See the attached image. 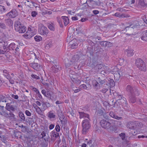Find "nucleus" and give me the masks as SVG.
I'll return each instance as SVG.
<instances>
[{"label": "nucleus", "mask_w": 147, "mask_h": 147, "mask_svg": "<svg viewBox=\"0 0 147 147\" xmlns=\"http://www.w3.org/2000/svg\"><path fill=\"white\" fill-rule=\"evenodd\" d=\"M58 132H57L56 131H55L53 130L51 132V135L54 137L57 138L59 137V134Z\"/></svg>", "instance_id": "obj_34"}, {"label": "nucleus", "mask_w": 147, "mask_h": 147, "mask_svg": "<svg viewBox=\"0 0 147 147\" xmlns=\"http://www.w3.org/2000/svg\"><path fill=\"white\" fill-rule=\"evenodd\" d=\"M113 16H115L119 17V18H121V13H119L118 12H117L114 14L113 15Z\"/></svg>", "instance_id": "obj_54"}, {"label": "nucleus", "mask_w": 147, "mask_h": 147, "mask_svg": "<svg viewBox=\"0 0 147 147\" xmlns=\"http://www.w3.org/2000/svg\"><path fill=\"white\" fill-rule=\"evenodd\" d=\"M119 136L121 137L122 140H125V135L124 133H121V134H119Z\"/></svg>", "instance_id": "obj_48"}, {"label": "nucleus", "mask_w": 147, "mask_h": 147, "mask_svg": "<svg viewBox=\"0 0 147 147\" xmlns=\"http://www.w3.org/2000/svg\"><path fill=\"white\" fill-rule=\"evenodd\" d=\"M43 109L45 110L51 106V104L49 102H42Z\"/></svg>", "instance_id": "obj_21"}, {"label": "nucleus", "mask_w": 147, "mask_h": 147, "mask_svg": "<svg viewBox=\"0 0 147 147\" xmlns=\"http://www.w3.org/2000/svg\"><path fill=\"white\" fill-rule=\"evenodd\" d=\"M138 26V25L136 24L134 22H132L129 24V26L126 27V28H131L134 29L137 28Z\"/></svg>", "instance_id": "obj_27"}, {"label": "nucleus", "mask_w": 147, "mask_h": 147, "mask_svg": "<svg viewBox=\"0 0 147 147\" xmlns=\"http://www.w3.org/2000/svg\"><path fill=\"white\" fill-rule=\"evenodd\" d=\"M57 114L59 119L61 121H62V119L64 118V116L62 114L61 110H58L57 112Z\"/></svg>", "instance_id": "obj_30"}, {"label": "nucleus", "mask_w": 147, "mask_h": 147, "mask_svg": "<svg viewBox=\"0 0 147 147\" xmlns=\"http://www.w3.org/2000/svg\"><path fill=\"white\" fill-rule=\"evenodd\" d=\"M118 73L119 75V77H120L123 75H124V74L123 72H122L121 71V69H120L119 71L118 72Z\"/></svg>", "instance_id": "obj_58"}, {"label": "nucleus", "mask_w": 147, "mask_h": 147, "mask_svg": "<svg viewBox=\"0 0 147 147\" xmlns=\"http://www.w3.org/2000/svg\"><path fill=\"white\" fill-rule=\"evenodd\" d=\"M70 77L71 80L73 82L77 78V77L75 75L70 76Z\"/></svg>", "instance_id": "obj_56"}, {"label": "nucleus", "mask_w": 147, "mask_h": 147, "mask_svg": "<svg viewBox=\"0 0 147 147\" xmlns=\"http://www.w3.org/2000/svg\"><path fill=\"white\" fill-rule=\"evenodd\" d=\"M109 115L111 117L118 120H121L123 119L121 117H119L116 115L115 113L113 111H110L109 113Z\"/></svg>", "instance_id": "obj_17"}, {"label": "nucleus", "mask_w": 147, "mask_h": 147, "mask_svg": "<svg viewBox=\"0 0 147 147\" xmlns=\"http://www.w3.org/2000/svg\"><path fill=\"white\" fill-rule=\"evenodd\" d=\"M31 16L33 17H35L37 15V12L35 11H32L31 13Z\"/></svg>", "instance_id": "obj_53"}, {"label": "nucleus", "mask_w": 147, "mask_h": 147, "mask_svg": "<svg viewBox=\"0 0 147 147\" xmlns=\"http://www.w3.org/2000/svg\"><path fill=\"white\" fill-rule=\"evenodd\" d=\"M97 113L99 115H102L103 114V111L101 109H99L97 111Z\"/></svg>", "instance_id": "obj_52"}, {"label": "nucleus", "mask_w": 147, "mask_h": 147, "mask_svg": "<svg viewBox=\"0 0 147 147\" xmlns=\"http://www.w3.org/2000/svg\"><path fill=\"white\" fill-rule=\"evenodd\" d=\"M80 57L78 55H76L73 56L71 60L67 63L65 64V66L67 68L71 66H75L74 68L76 69H78L77 63L78 62Z\"/></svg>", "instance_id": "obj_2"}, {"label": "nucleus", "mask_w": 147, "mask_h": 147, "mask_svg": "<svg viewBox=\"0 0 147 147\" xmlns=\"http://www.w3.org/2000/svg\"><path fill=\"white\" fill-rule=\"evenodd\" d=\"M87 41L88 43L90 44V45H93L94 44V43L90 39H87Z\"/></svg>", "instance_id": "obj_59"}, {"label": "nucleus", "mask_w": 147, "mask_h": 147, "mask_svg": "<svg viewBox=\"0 0 147 147\" xmlns=\"http://www.w3.org/2000/svg\"><path fill=\"white\" fill-rule=\"evenodd\" d=\"M108 90V89L106 88H103L102 90L100 91V92H102V93H105Z\"/></svg>", "instance_id": "obj_55"}, {"label": "nucleus", "mask_w": 147, "mask_h": 147, "mask_svg": "<svg viewBox=\"0 0 147 147\" xmlns=\"http://www.w3.org/2000/svg\"><path fill=\"white\" fill-rule=\"evenodd\" d=\"M30 87L32 89V90L33 91H34L35 92H36V94H37L38 92H39L38 90L37 89L34 87L33 86H30Z\"/></svg>", "instance_id": "obj_51"}, {"label": "nucleus", "mask_w": 147, "mask_h": 147, "mask_svg": "<svg viewBox=\"0 0 147 147\" xmlns=\"http://www.w3.org/2000/svg\"><path fill=\"white\" fill-rule=\"evenodd\" d=\"M61 18L63 20L64 25L65 26H67L69 23V20L68 17L67 16H62Z\"/></svg>", "instance_id": "obj_25"}, {"label": "nucleus", "mask_w": 147, "mask_h": 147, "mask_svg": "<svg viewBox=\"0 0 147 147\" xmlns=\"http://www.w3.org/2000/svg\"><path fill=\"white\" fill-rule=\"evenodd\" d=\"M133 51V50L131 49L126 50V52L127 53V56L128 57H131L133 56L134 55Z\"/></svg>", "instance_id": "obj_29"}, {"label": "nucleus", "mask_w": 147, "mask_h": 147, "mask_svg": "<svg viewBox=\"0 0 147 147\" xmlns=\"http://www.w3.org/2000/svg\"><path fill=\"white\" fill-rule=\"evenodd\" d=\"M89 120L90 119H85L82 121V132L83 134L85 135L88 133L89 129L91 127Z\"/></svg>", "instance_id": "obj_4"}, {"label": "nucleus", "mask_w": 147, "mask_h": 147, "mask_svg": "<svg viewBox=\"0 0 147 147\" xmlns=\"http://www.w3.org/2000/svg\"><path fill=\"white\" fill-rule=\"evenodd\" d=\"M55 129L56 131L57 132H59L60 131V127L59 125L57 124L55 127Z\"/></svg>", "instance_id": "obj_47"}, {"label": "nucleus", "mask_w": 147, "mask_h": 147, "mask_svg": "<svg viewBox=\"0 0 147 147\" xmlns=\"http://www.w3.org/2000/svg\"><path fill=\"white\" fill-rule=\"evenodd\" d=\"M18 12L15 9H12L10 11L7 13L6 15L9 18H15L18 16Z\"/></svg>", "instance_id": "obj_10"}, {"label": "nucleus", "mask_w": 147, "mask_h": 147, "mask_svg": "<svg viewBox=\"0 0 147 147\" xmlns=\"http://www.w3.org/2000/svg\"><path fill=\"white\" fill-rule=\"evenodd\" d=\"M7 110L10 111H14L15 110V108L14 107L13 105H11L9 106L6 109Z\"/></svg>", "instance_id": "obj_41"}, {"label": "nucleus", "mask_w": 147, "mask_h": 147, "mask_svg": "<svg viewBox=\"0 0 147 147\" xmlns=\"http://www.w3.org/2000/svg\"><path fill=\"white\" fill-rule=\"evenodd\" d=\"M71 45V48L74 49H76L77 47L78 43L76 40H72L69 42Z\"/></svg>", "instance_id": "obj_20"}, {"label": "nucleus", "mask_w": 147, "mask_h": 147, "mask_svg": "<svg viewBox=\"0 0 147 147\" xmlns=\"http://www.w3.org/2000/svg\"><path fill=\"white\" fill-rule=\"evenodd\" d=\"M109 82L110 86L113 87L115 86V82L113 80L110 79L109 80Z\"/></svg>", "instance_id": "obj_43"}, {"label": "nucleus", "mask_w": 147, "mask_h": 147, "mask_svg": "<svg viewBox=\"0 0 147 147\" xmlns=\"http://www.w3.org/2000/svg\"><path fill=\"white\" fill-rule=\"evenodd\" d=\"M119 94L118 92H115L113 93V95L115 98H117L118 96H119Z\"/></svg>", "instance_id": "obj_61"}, {"label": "nucleus", "mask_w": 147, "mask_h": 147, "mask_svg": "<svg viewBox=\"0 0 147 147\" xmlns=\"http://www.w3.org/2000/svg\"><path fill=\"white\" fill-rule=\"evenodd\" d=\"M99 44L102 47H105L108 44V43H109V42H107L106 41H99Z\"/></svg>", "instance_id": "obj_39"}, {"label": "nucleus", "mask_w": 147, "mask_h": 147, "mask_svg": "<svg viewBox=\"0 0 147 147\" xmlns=\"http://www.w3.org/2000/svg\"><path fill=\"white\" fill-rule=\"evenodd\" d=\"M96 62L94 63H93V65H94V66L95 67H96L97 68H98V69H101L102 67H103V65L102 64H96L97 63H96V64L95 63Z\"/></svg>", "instance_id": "obj_38"}, {"label": "nucleus", "mask_w": 147, "mask_h": 147, "mask_svg": "<svg viewBox=\"0 0 147 147\" xmlns=\"http://www.w3.org/2000/svg\"><path fill=\"white\" fill-rule=\"evenodd\" d=\"M16 47V45L14 43H11L7 47V52H8L9 50H14L15 48Z\"/></svg>", "instance_id": "obj_19"}, {"label": "nucleus", "mask_w": 147, "mask_h": 147, "mask_svg": "<svg viewBox=\"0 0 147 147\" xmlns=\"http://www.w3.org/2000/svg\"><path fill=\"white\" fill-rule=\"evenodd\" d=\"M41 92L45 96L50 99L53 100V93L51 91L48 90L46 91L45 90H42L41 91Z\"/></svg>", "instance_id": "obj_11"}, {"label": "nucleus", "mask_w": 147, "mask_h": 147, "mask_svg": "<svg viewBox=\"0 0 147 147\" xmlns=\"http://www.w3.org/2000/svg\"><path fill=\"white\" fill-rule=\"evenodd\" d=\"M135 95H130L129 97L130 101L132 103H134L136 101V98L135 96Z\"/></svg>", "instance_id": "obj_37"}, {"label": "nucleus", "mask_w": 147, "mask_h": 147, "mask_svg": "<svg viewBox=\"0 0 147 147\" xmlns=\"http://www.w3.org/2000/svg\"><path fill=\"white\" fill-rule=\"evenodd\" d=\"M31 76L33 79H35L36 80H38L40 79V77L36 75L32 74Z\"/></svg>", "instance_id": "obj_49"}, {"label": "nucleus", "mask_w": 147, "mask_h": 147, "mask_svg": "<svg viewBox=\"0 0 147 147\" xmlns=\"http://www.w3.org/2000/svg\"><path fill=\"white\" fill-rule=\"evenodd\" d=\"M25 113L26 115L28 116H30L31 115L30 112L28 110H26L25 111Z\"/></svg>", "instance_id": "obj_57"}, {"label": "nucleus", "mask_w": 147, "mask_h": 147, "mask_svg": "<svg viewBox=\"0 0 147 147\" xmlns=\"http://www.w3.org/2000/svg\"><path fill=\"white\" fill-rule=\"evenodd\" d=\"M79 87L80 89L82 90L83 89L86 90L88 88L86 85L85 84H81L80 86Z\"/></svg>", "instance_id": "obj_45"}, {"label": "nucleus", "mask_w": 147, "mask_h": 147, "mask_svg": "<svg viewBox=\"0 0 147 147\" xmlns=\"http://www.w3.org/2000/svg\"><path fill=\"white\" fill-rule=\"evenodd\" d=\"M47 116L50 120L54 121L56 119V116L55 112L54 111H49L48 113Z\"/></svg>", "instance_id": "obj_12"}, {"label": "nucleus", "mask_w": 147, "mask_h": 147, "mask_svg": "<svg viewBox=\"0 0 147 147\" xmlns=\"http://www.w3.org/2000/svg\"><path fill=\"white\" fill-rule=\"evenodd\" d=\"M116 121L114 120H111L110 121H107V120L102 119L100 121V123L101 126L105 129H108L111 127V123Z\"/></svg>", "instance_id": "obj_9"}, {"label": "nucleus", "mask_w": 147, "mask_h": 147, "mask_svg": "<svg viewBox=\"0 0 147 147\" xmlns=\"http://www.w3.org/2000/svg\"><path fill=\"white\" fill-rule=\"evenodd\" d=\"M34 39L36 41L39 42L42 40V38L40 36L36 35L34 37Z\"/></svg>", "instance_id": "obj_40"}, {"label": "nucleus", "mask_w": 147, "mask_h": 147, "mask_svg": "<svg viewBox=\"0 0 147 147\" xmlns=\"http://www.w3.org/2000/svg\"><path fill=\"white\" fill-rule=\"evenodd\" d=\"M21 131L24 133H25L26 131V129L25 127L23 126V125H22V128Z\"/></svg>", "instance_id": "obj_64"}, {"label": "nucleus", "mask_w": 147, "mask_h": 147, "mask_svg": "<svg viewBox=\"0 0 147 147\" xmlns=\"http://www.w3.org/2000/svg\"><path fill=\"white\" fill-rule=\"evenodd\" d=\"M3 75L7 79L9 78V72L6 70H4L3 71Z\"/></svg>", "instance_id": "obj_33"}, {"label": "nucleus", "mask_w": 147, "mask_h": 147, "mask_svg": "<svg viewBox=\"0 0 147 147\" xmlns=\"http://www.w3.org/2000/svg\"><path fill=\"white\" fill-rule=\"evenodd\" d=\"M46 45L45 46L46 49H48L53 46V43L52 41L50 40L47 42Z\"/></svg>", "instance_id": "obj_26"}, {"label": "nucleus", "mask_w": 147, "mask_h": 147, "mask_svg": "<svg viewBox=\"0 0 147 147\" xmlns=\"http://www.w3.org/2000/svg\"><path fill=\"white\" fill-rule=\"evenodd\" d=\"M126 90L130 95L138 96L139 94V92L138 90L130 85L127 86Z\"/></svg>", "instance_id": "obj_6"}, {"label": "nucleus", "mask_w": 147, "mask_h": 147, "mask_svg": "<svg viewBox=\"0 0 147 147\" xmlns=\"http://www.w3.org/2000/svg\"><path fill=\"white\" fill-rule=\"evenodd\" d=\"M11 97L12 98L16 99H18L19 98V97L18 95H15L14 94H12L11 95Z\"/></svg>", "instance_id": "obj_62"}, {"label": "nucleus", "mask_w": 147, "mask_h": 147, "mask_svg": "<svg viewBox=\"0 0 147 147\" xmlns=\"http://www.w3.org/2000/svg\"><path fill=\"white\" fill-rule=\"evenodd\" d=\"M141 38L142 40L147 42V30L142 32L141 34Z\"/></svg>", "instance_id": "obj_18"}, {"label": "nucleus", "mask_w": 147, "mask_h": 147, "mask_svg": "<svg viewBox=\"0 0 147 147\" xmlns=\"http://www.w3.org/2000/svg\"><path fill=\"white\" fill-rule=\"evenodd\" d=\"M135 64L139 69L141 71H145L146 67L144 61L140 58H137L135 61Z\"/></svg>", "instance_id": "obj_5"}, {"label": "nucleus", "mask_w": 147, "mask_h": 147, "mask_svg": "<svg viewBox=\"0 0 147 147\" xmlns=\"http://www.w3.org/2000/svg\"><path fill=\"white\" fill-rule=\"evenodd\" d=\"M105 79H102L100 77H98L96 80H92V84L94 89L97 90L100 89L101 88L105 87V85H107Z\"/></svg>", "instance_id": "obj_1"}, {"label": "nucleus", "mask_w": 147, "mask_h": 147, "mask_svg": "<svg viewBox=\"0 0 147 147\" xmlns=\"http://www.w3.org/2000/svg\"><path fill=\"white\" fill-rule=\"evenodd\" d=\"M138 6L142 8L147 7V3L145 0H138Z\"/></svg>", "instance_id": "obj_14"}, {"label": "nucleus", "mask_w": 147, "mask_h": 147, "mask_svg": "<svg viewBox=\"0 0 147 147\" xmlns=\"http://www.w3.org/2000/svg\"><path fill=\"white\" fill-rule=\"evenodd\" d=\"M14 28L16 31L20 33H24L26 30V27L22 24L19 20L15 22Z\"/></svg>", "instance_id": "obj_3"}, {"label": "nucleus", "mask_w": 147, "mask_h": 147, "mask_svg": "<svg viewBox=\"0 0 147 147\" xmlns=\"http://www.w3.org/2000/svg\"><path fill=\"white\" fill-rule=\"evenodd\" d=\"M6 11L7 9L5 8L4 6L0 5V14H2Z\"/></svg>", "instance_id": "obj_35"}, {"label": "nucleus", "mask_w": 147, "mask_h": 147, "mask_svg": "<svg viewBox=\"0 0 147 147\" xmlns=\"http://www.w3.org/2000/svg\"><path fill=\"white\" fill-rule=\"evenodd\" d=\"M19 115L20 118L21 119V121H25L24 115L22 112L20 111L19 112Z\"/></svg>", "instance_id": "obj_32"}, {"label": "nucleus", "mask_w": 147, "mask_h": 147, "mask_svg": "<svg viewBox=\"0 0 147 147\" xmlns=\"http://www.w3.org/2000/svg\"><path fill=\"white\" fill-rule=\"evenodd\" d=\"M121 18H125V17H129V15L126 14H121Z\"/></svg>", "instance_id": "obj_60"}, {"label": "nucleus", "mask_w": 147, "mask_h": 147, "mask_svg": "<svg viewBox=\"0 0 147 147\" xmlns=\"http://www.w3.org/2000/svg\"><path fill=\"white\" fill-rule=\"evenodd\" d=\"M73 82L78 84H80L81 82V79L80 78H77Z\"/></svg>", "instance_id": "obj_42"}, {"label": "nucleus", "mask_w": 147, "mask_h": 147, "mask_svg": "<svg viewBox=\"0 0 147 147\" xmlns=\"http://www.w3.org/2000/svg\"><path fill=\"white\" fill-rule=\"evenodd\" d=\"M51 72H57L59 70V66L58 65H53L51 68Z\"/></svg>", "instance_id": "obj_24"}, {"label": "nucleus", "mask_w": 147, "mask_h": 147, "mask_svg": "<svg viewBox=\"0 0 147 147\" xmlns=\"http://www.w3.org/2000/svg\"><path fill=\"white\" fill-rule=\"evenodd\" d=\"M55 127V125L53 124H51L49 126V128L50 130L53 129Z\"/></svg>", "instance_id": "obj_63"}, {"label": "nucleus", "mask_w": 147, "mask_h": 147, "mask_svg": "<svg viewBox=\"0 0 147 147\" xmlns=\"http://www.w3.org/2000/svg\"><path fill=\"white\" fill-rule=\"evenodd\" d=\"M121 105L124 108L126 107L127 105V102L126 100V99L124 97H123L122 98L119 100H117L114 102V107H121L120 105Z\"/></svg>", "instance_id": "obj_7"}, {"label": "nucleus", "mask_w": 147, "mask_h": 147, "mask_svg": "<svg viewBox=\"0 0 147 147\" xmlns=\"http://www.w3.org/2000/svg\"><path fill=\"white\" fill-rule=\"evenodd\" d=\"M78 113L80 114V118L81 119L82 118H85L86 117L89 119V115L88 114L85 113L84 112H78Z\"/></svg>", "instance_id": "obj_23"}, {"label": "nucleus", "mask_w": 147, "mask_h": 147, "mask_svg": "<svg viewBox=\"0 0 147 147\" xmlns=\"http://www.w3.org/2000/svg\"><path fill=\"white\" fill-rule=\"evenodd\" d=\"M0 28L3 29H5L7 28V26L4 23L0 22Z\"/></svg>", "instance_id": "obj_44"}, {"label": "nucleus", "mask_w": 147, "mask_h": 147, "mask_svg": "<svg viewBox=\"0 0 147 147\" xmlns=\"http://www.w3.org/2000/svg\"><path fill=\"white\" fill-rule=\"evenodd\" d=\"M0 114L3 115L6 117H9V113H6L5 111H3V112L1 113Z\"/></svg>", "instance_id": "obj_46"}, {"label": "nucleus", "mask_w": 147, "mask_h": 147, "mask_svg": "<svg viewBox=\"0 0 147 147\" xmlns=\"http://www.w3.org/2000/svg\"><path fill=\"white\" fill-rule=\"evenodd\" d=\"M24 37L28 39H30L34 36L33 32H31V31H27L26 33L23 35Z\"/></svg>", "instance_id": "obj_16"}, {"label": "nucleus", "mask_w": 147, "mask_h": 147, "mask_svg": "<svg viewBox=\"0 0 147 147\" xmlns=\"http://www.w3.org/2000/svg\"><path fill=\"white\" fill-rule=\"evenodd\" d=\"M57 21V22L59 24V26L61 28H62L63 27V24L62 21L61 20V19L60 17H57L56 18Z\"/></svg>", "instance_id": "obj_36"}, {"label": "nucleus", "mask_w": 147, "mask_h": 147, "mask_svg": "<svg viewBox=\"0 0 147 147\" xmlns=\"http://www.w3.org/2000/svg\"><path fill=\"white\" fill-rule=\"evenodd\" d=\"M48 27L51 31H54L55 30V25L53 23H49L48 24Z\"/></svg>", "instance_id": "obj_28"}, {"label": "nucleus", "mask_w": 147, "mask_h": 147, "mask_svg": "<svg viewBox=\"0 0 147 147\" xmlns=\"http://www.w3.org/2000/svg\"><path fill=\"white\" fill-rule=\"evenodd\" d=\"M30 66L34 69L38 71L40 67V65L37 63H32L30 64Z\"/></svg>", "instance_id": "obj_15"}, {"label": "nucleus", "mask_w": 147, "mask_h": 147, "mask_svg": "<svg viewBox=\"0 0 147 147\" xmlns=\"http://www.w3.org/2000/svg\"><path fill=\"white\" fill-rule=\"evenodd\" d=\"M38 32L40 34L46 36L48 33L49 30L46 27L40 24L38 25Z\"/></svg>", "instance_id": "obj_8"}, {"label": "nucleus", "mask_w": 147, "mask_h": 147, "mask_svg": "<svg viewBox=\"0 0 147 147\" xmlns=\"http://www.w3.org/2000/svg\"><path fill=\"white\" fill-rule=\"evenodd\" d=\"M136 124L135 122L129 121L127 123L126 126L127 128L130 129H134L136 128Z\"/></svg>", "instance_id": "obj_13"}, {"label": "nucleus", "mask_w": 147, "mask_h": 147, "mask_svg": "<svg viewBox=\"0 0 147 147\" xmlns=\"http://www.w3.org/2000/svg\"><path fill=\"white\" fill-rule=\"evenodd\" d=\"M117 11L120 12H126V10L125 9H123L122 8H118L117 9Z\"/></svg>", "instance_id": "obj_50"}, {"label": "nucleus", "mask_w": 147, "mask_h": 147, "mask_svg": "<svg viewBox=\"0 0 147 147\" xmlns=\"http://www.w3.org/2000/svg\"><path fill=\"white\" fill-rule=\"evenodd\" d=\"M5 23L6 25L9 27L12 26L13 24V21L9 18L5 20Z\"/></svg>", "instance_id": "obj_22"}, {"label": "nucleus", "mask_w": 147, "mask_h": 147, "mask_svg": "<svg viewBox=\"0 0 147 147\" xmlns=\"http://www.w3.org/2000/svg\"><path fill=\"white\" fill-rule=\"evenodd\" d=\"M7 97L2 95L0 94V102H7Z\"/></svg>", "instance_id": "obj_31"}]
</instances>
